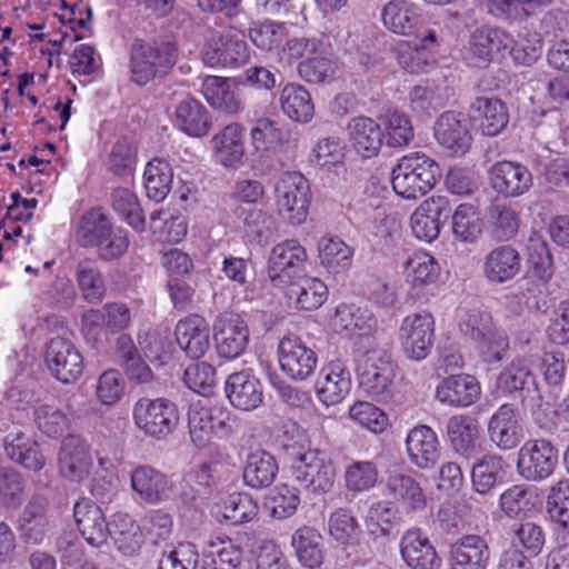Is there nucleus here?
<instances>
[{
	"label": "nucleus",
	"instance_id": "obj_1",
	"mask_svg": "<svg viewBox=\"0 0 569 569\" xmlns=\"http://www.w3.org/2000/svg\"><path fill=\"white\" fill-rule=\"evenodd\" d=\"M279 446L290 463L293 479L307 491L320 496L331 491L336 480V468L327 455L311 449L303 430L283 429Z\"/></svg>",
	"mask_w": 569,
	"mask_h": 569
},
{
	"label": "nucleus",
	"instance_id": "obj_2",
	"mask_svg": "<svg viewBox=\"0 0 569 569\" xmlns=\"http://www.w3.org/2000/svg\"><path fill=\"white\" fill-rule=\"evenodd\" d=\"M439 174L435 159L420 151L410 152L401 157L392 169V189L402 199L417 200L435 188Z\"/></svg>",
	"mask_w": 569,
	"mask_h": 569
},
{
	"label": "nucleus",
	"instance_id": "obj_3",
	"mask_svg": "<svg viewBox=\"0 0 569 569\" xmlns=\"http://www.w3.org/2000/svg\"><path fill=\"white\" fill-rule=\"evenodd\" d=\"M178 48L171 41L136 39L129 51L130 80L142 87L164 77L176 64Z\"/></svg>",
	"mask_w": 569,
	"mask_h": 569
},
{
	"label": "nucleus",
	"instance_id": "obj_4",
	"mask_svg": "<svg viewBox=\"0 0 569 569\" xmlns=\"http://www.w3.org/2000/svg\"><path fill=\"white\" fill-rule=\"evenodd\" d=\"M460 331L468 337L486 363L500 362L508 349L509 339L503 329L498 328L490 313L480 310H470L461 316Z\"/></svg>",
	"mask_w": 569,
	"mask_h": 569
},
{
	"label": "nucleus",
	"instance_id": "obj_5",
	"mask_svg": "<svg viewBox=\"0 0 569 569\" xmlns=\"http://www.w3.org/2000/svg\"><path fill=\"white\" fill-rule=\"evenodd\" d=\"M357 377L359 387L371 399L388 402L393 397L397 365L389 351L373 348L358 360Z\"/></svg>",
	"mask_w": 569,
	"mask_h": 569
},
{
	"label": "nucleus",
	"instance_id": "obj_6",
	"mask_svg": "<svg viewBox=\"0 0 569 569\" xmlns=\"http://www.w3.org/2000/svg\"><path fill=\"white\" fill-rule=\"evenodd\" d=\"M276 204L279 216L292 226L307 220L311 203L308 179L298 171L283 172L274 186Z\"/></svg>",
	"mask_w": 569,
	"mask_h": 569
},
{
	"label": "nucleus",
	"instance_id": "obj_7",
	"mask_svg": "<svg viewBox=\"0 0 569 569\" xmlns=\"http://www.w3.org/2000/svg\"><path fill=\"white\" fill-rule=\"evenodd\" d=\"M201 54L208 67L238 68L249 59V49L243 36L228 27L209 31Z\"/></svg>",
	"mask_w": 569,
	"mask_h": 569
},
{
	"label": "nucleus",
	"instance_id": "obj_8",
	"mask_svg": "<svg viewBox=\"0 0 569 569\" xmlns=\"http://www.w3.org/2000/svg\"><path fill=\"white\" fill-rule=\"evenodd\" d=\"M436 333V320L428 310L407 315L400 323L398 340L401 351L412 361H422L430 355Z\"/></svg>",
	"mask_w": 569,
	"mask_h": 569
},
{
	"label": "nucleus",
	"instance_id": "obj_9",
	"mask_svg": "<svg viewBox=\"0 0 569 569\" xmlns=\"http://www.w3.org/2000/svg\"><path fill=\"white\" fill-rule=\"evenodd\" d=\"M131 323V310L123 302H107L81 316V335L88 343L97 345L107 336L124 331Z\"/></svg>",
	"mask_w": 569,
	"mask_h": 569
},
{
	"label": "nucleus",
	"instance_id": "obj_10",
	"mask_svg": "<svg viewBox=\"0 0 569 569\" xmlns=\"http://www.w3.org/2000/svg\"><path fill=\"white\" fill-rule=\"evenodd\" d=\"M308 261L306 248L297 239H286L270 251L267 273L274 287H287L300 278Z\"/></svg>",
	"mask_w": 569,
	"mask_h": 569
},
{
	"label": "nucleus",
	"instance_id": "obj_11",
	"mask_svg": "<svg viewBox=\"0 0 569 569\" xmlns=\"http://www.w3.org/2000/svg\"><path fill=\"white\" fill-rule=\"evenodd\" d=\"M212 337L218 356L233 360L243 355L248 348L250 330L241 315L226 311L214 319Z\"/></svg>",
	"mask_w": 569,
	"mask_h": 569
},
{
	"label": "nucleus",
	"instance_id": "obj_12",
	"mask_svg": "<svg viewBox=\"0 0 569 569\" xmlns=\"http://www.w3.org/2000/svg\"><path fill=\"white\" fill-rule=\"evenodd\" d=\"M558 463V451L545 439L528 440L518 452L517 471L527 481L540 482L549 478Z\"/></svg>",
	"mask_w": 569,
	"mask_h": 569
},
{
	"label": "nucleus",
	"instance_id": "obj_13",
	"mask_svg": "<svg viewBox=\"0 0 569 569\" xmlns=\"http://www.w3.org/2000/svg\"><path fill=\"white\" fill-rule=\"evenodd\" d=\"M510 41V34L501 28L479 27L470 34L463 47V60L470 67L487 68L495 54L507 50Z\"/></svg>",
	"mask_w": 569,
	"mask_h": 569
},
{
	"label": "nucleus",
	"instance_id": "obj_14",
	"mask_svg": "<svg viewBox=\"0 0 569 569\" xmlns=\"http://www.w3.org/2000/svg\"><path fill=\"white\" fill-rule=\"evenodd\" d=\"M278 361L281 371L290 379L302 381L316 370L318 357L300 337H283L278 345Z\"/></svg>",
	"mask_w": 569,
	"mask_h": 569
},
{
	"label": "nucleus",
	"instance_id": "obj_15",
	"mask_svg": "<svg viewBox=\"0 0 569 569\" xmlns=\"http://www.w3.org/2000/svg\"><path fill=\"white\" fill-rule=\"evenodd\" d=\"M488 180L492 190L505 198H519L532 188L531 171L521 162L500 160L488 169Z\"/></svg>",
	"mask_w": 569,
	"mask_h": 569
},
{
	"label": "nucleus",
	"instance_id": "obj_16",
	"mask_svg": "<svg viewBox=\"0 0 569 569\" xmlns=\"http://www.w3.org/2000/svg\"><path fill=\"white\" fill-rule=\"evenodd\" d=\"M46 363L52 376L62 383H71L83 371V358L77 347L68 339L52 338L46 350Z\"/></svg>",
	"mask_w": 569,
	"mask_h": 569
},
{
	"label": "nucleus",
	"instance_id": "obj_17",
	"mask_svg": "<svg viewBox=\"0 0 569 569\" xmlns=\"http://www.w3.org/2000/svg\"><path fill=\"white\" fill-rule=\"evenodd\" d=\"M450 211V201L445 196H431L415 209L410 216V229L412 234L427 243L438 239L442 228V217Z\"/></svg>",
	"mask_w": 569,
	"mask_h": 569
},
{
	"label": "nucleus",
	"instance_id": "obj_18",
	"mask_svg": "<svg viewBox=\"0 0 569 569\" xmlns=\"http://www.w3.org/2000/svg\"><path fill=\"white\" fill-rule=\"evenodd\" d=\"M49 500L43 495H33L24 506L17 525L20 540L30 546L41 545L49 531Z\"/></svg>",
	"mask_w": 569,
	"mask_h": 569
},
{
	"label": "nucleus",
	"instance_id": "obj_19",
	"mask_svg": "<svg viewBox=\"0 0 569 569\" xmlns=\"http://www.w3.org/2000/svg\"><path fill=\"white\" fill-rule=\"evenodd\" d=\"M400 555L410 569H441L442 559L419 528L408 529L400 539Z\"/></svg>",
	"mask_w": 569,
	"mask_h": 569
},
{
	"label": "nucleus",
	"instance_id": "obj_20",
	"mask_svg": "<svg viewBox=\"0 0 569 569\" xmlns=\"http://www.w3.org/2000/svg\"><path fill=\"white\" fill-rule=\"evenodd\" d=\"M437 142L452 154H465L472 142L466 116L462 112L446 111L435 122Z\"/></svg>",
	"mask_w": 569,
	"mask_h": 569
},
{
	"label": "nucleus",
	"instance_id": "obj_21",
	"mask_svg": "<svg viewBox=\"0 0 569 569\" xmlns=\"http://www.w3.org/2000/svg\"><path fill=\"white\" fill-rule=\"evenodd\" d=\"M58 460L61 476L72 481L87 478L92 466L88 445L76 433L62 438Z\"/></svg>",
	"mask_w": 569,
	"mask_h": 569
},
{
	"label": "nucleus",
	"instance_id": "obj_22",
	"mask_svg": "<svg viewBox=\"0 0 569 569\" xmlns=\"http://www.w3.org/2000/svg\"><path fill=\"white\" fill-rule=\"evenodd\" d=\"M228 456L220 447L209 446L208 455L194 460L184 473L188 485H197L204 490L214 488L228 475Z\"/></svg>",
	"mask_w": 569,
	"mask_h": 569
},
{
	"label": "nucleus",
	"instance_id": "obj_23",
	"mask_svg": "<svg viewBox=\"0 0 569 569\" xmlns=\"http://www.w3.org/2000/svg\"><path fill=\"white\" fill-rule=\"evenodd\" d=\"M438 46L437 33L427 30L419 40L409 42L401 40L395 47L396 58L399 66L410 73H420L435 63L432 48Z\"/></svg>",
	"mask_w": 569,
	"mask_h": 569
},
{
	"label": "nucleus",
	"instance_id": "obj_24",
	"mask_svg": "<svg viewBox=\"0 0 569 569\" xmlns=\"http://www.w3.org/2000/svg\"><path fill=\"white\" fill-rule=\"evenodd\" d=\"M73 517L79 532L90 546L99 548L107 542L109 525L101 508L91 499L78 500L73 506Z\"/></svg>",
	"mask_w": 569,
	"mask_h": 569
},
{
	"label": "nucleus",
	"instance_id": "obj_25",
	"mask_svg": "<svg viewBox=\"0 0 569 569\" xmlns=\"http://www.w3.org/2000/svg\"><path fill=\"white\" fill-rule=\"evenodd\" d=\"M174 336L178 346L190 359L198 360L209 350V325L202 316L193 313L180 319Z\"/></svg>",
	"mask_w": 569,
	"mask_h": 569
},
{
	"label": "nucleus",
	"instance_id": "obj_26",
	"mask_svg": "<svg viewBox=\"0 0 569 569\" xmlns=\"http://www.w3.org/2000/svg\"><path fill=\"white\" fill-rule=\"evenodd\" d=\"M470 121L487 137L498 136L508 124L506 104L497 98L478 97L470 106Z\"/></svg>",
	"mask_w": 569,
	"mask_h": 569
},
{
	"label": "nucleus",
	"instance_id": "obj_27",
	"mask_svg": "<svg viewBox=\"0 0 569 569\" xmlns=\"http://www.w3.org/2000/svg\"><path fill=\"white\" fill-rule=\"evenodd\" d=\"M224 391L234 408L246 411L258 408L263 399L262 385L250 369L229 375Z\"/></svg>",
	"mask_w": 569,
	"mask_h": 569
},
{
	"label": "nucleus",
	"instance_id": "obj_28",
	"mask_svg": "<svg viewBox=\"0 0 569 569\" xmlns=\"http://www.w3.org/2000/svg\"><path fill=\"white\" fill-rule=\"evenodd\" d=\"M316 389L319 400L326 406L341 402L351 389L350 371L342 361H330L320 370Z\"/></svg>",
	"mask_w": 569,
	"mask_h": 569
},
{
	"label": "nucleus",
	"instance_id": "obj_29",
	"mask_svg": "<svg viewBox=\"0 0 569 569\" xmlns=\"http://www.w3.org/2000/svg\"><path fill=\"white\" fill-rule=\"evenodd\" d=\"M490 549L479 535H465L450 546L451 569H487Z\"/></svg>",
	"mask_w": 569,
	"mask_h": 569
},
{
	"label": "nucleus",
	"instance_id": "obj_30",
	"mask_svg": "<svg viewBox=\"0 0 569 569\" xmlns=\"http://www.w3.org/2000/svg\"><path fill=\"white\" fill-rule=\"evenodd\" d=\"M480 393V383L467 373L450 375L436 388V399L451 407H469L479 399Z\"/></svg>",
	"mask_w": 569,
	"mask_h": 569
},
{
	"label": "nucleus",
	"instance_id": "obj_31",
	"mask_svg": "<svg viewBox=\"0 0 569 569\" xmlns=\"http://www.w3.org/2000/svg\"><path fill=\"white\" fill-rule=\"evenodd\" d=\"M440 271L438 260L425 250L412 252L403 263L405 280L416 295L435 286L440 277Z\"/></svg>",
	"mask_w": 569,
	"mask_h": 569
},
{
	"label": "nucleus",
	"instance_id": "obj_32",
	"mask_svg": "<svg viewBox=\"0 0 569 569\" xmlns=\"http://www.w3.org/2000/svg\"><path fill=\"white\" fill-rule=\"evenodd\" d=\"M136 427H176L179 423L177 406L163 398H140L132 408Z\"/></svg>",
	"mask_w": 569,
	"mask_h": 569
},
{
	"label": "nucleus",
	"instance_id": "obj_33",
	"mask_svg": "<svg viewBox=\"0 0 569 569\" xmlns=\"http://www.w3.org/2000/svg\"><path fill=\"white\" fill-rule=\"evenodd\" d=\"M521 257L511 244H501L491 249L483 259V274L495 284L512 280L520 271Z\"/></svg>",
	"mask_w": 569,
	"mask_h": 569
},
{
	"label": "nucleus",
	"instance_id": "obj_34",
	"mask_svg": "<svg viewBox=\"0 0 569 569\" xmlns=\"http://www.w3.org/2000/svg\"><path fill=\"white\" fill-rule=\"evenodd\" d=\"M351 146L363 159L376 157L383 143L380 123L370 117H356L348 123Z\"/></svg>",
	"mask_w": 569,
	"mask_h": 569
},
{
	"label": "nucleus",
	"instance_id": "obj_35",
	"mask_svg": "<svg viewBox=\"0 0 569 569\" xmlns=\"http://www.w3.org/2000/svg\"><path fill=\"white\" fill-rule=\"evenodd\" d=\"M173 124L189 137L201 138L208 134L211 118L200 101L187 97L176 107Z\"/></svg>",
	"mask_w": 569,
	"mask_h": 569
},
{
	"label": "nucleus",
	"instance_id": "obj_36",
	"mask_svg": "<svg viewBox=\"0 0 569 569\" xmlns=\"http://www.w3.org/2000/svg\"><path fill=\"white\" fill-rule=\"evenodd\" d=\"M538 489L528 485H512L499 497V508L509 519L523 520L538 510Z\"/></svg>",
	"mask_w": 569,
	"mask_h": 569
},
{
	"label": "nucleus",
	"instance_id": "obj_37",
	"mask_svg": "<svg viewBox=\"0 0 569 569\" xmlns=\"http://www.w3.org/2000/svg\"><path fill=\"white\" fill-rule=\"evenodd\" d=\"M280 109L291 121L306 124L315 117L310 92L300 83L288 82L279 92Z\"/></svg>",
	"mask_w": 569,
	"mask_h": 569
},
{
	"label": "nucleus",
	"instance_id": "obj_38",
	"mask_svg": "<svg viewBox=\"0 0 569 569\" xmlns=\"http://www.w3.org/2000/svg\"><path fill=\"white\" fill-rule=\"evenodd\" d=\"M333 327L347 337H365L375 331L377 321L367 308L342 303L336 309Z\"/></svg>",
	"mask_w": 569,
	"mask_h": 569
},
{
	"label": "nucleus",
	"instance_id": "obj_39",
	"mask_svg": "<svg viewBox=\"0 0 569 569\" xmlns=\"http://www.w3.org/2000/svg\"><path fill=\"white\" fill-rule=\"evenodd\" d=\"M406 445L410 461L420 469L433 467L440 458V443L433 429H410Z\"/></svg>",
	"mask_w": 569,
	"mask_h": 569
},
{
	"label": "nucleus",
	"instance_id": "obj_40",
	"mask_svg": "<svg viewBox=\"0 0 569 569\" xmlns=\"http://www.w3.org/2000/svg\"><path fill=\"white\" fill-rule=\"evenodd\" d=\"M131 487L146 502L159 503L169 498L171 482L160 471L142 466L132 472Z\"/></svg>",
	"mask_w": 569,
	"mask_h": 569
},
{
	"label": "nucleus",
	"instance_id": "obj_41",
	"mask_svg": "<svg viewBox=\"0 0 569 569\" xmlns=\"http://www.w3.org/2000/svg\"><path fill=\"white\" fill-rule=\"evenodd\" d=\"M355 250L338 236L327 234L318 241L320 266L330 274H340L351 268Z\"/></svg>",
	"mask_w": 569,
	"mask_h": 569
},
{
	"label": "nucleus",
	"instance_id": "obj_42",
	"mask_svg": "<svg viewBox=\"0 0 569 569\" xmlns=\"http://www.w3.org/2000/svg\"><path fill=\"white\" fill-rule=\"evenodd\" d=\"M201 92L206 101L213 108L227 114H237L242 109L239 92L233 89L229 80L218 76H208L203 79Z\"/></svg>",
	"mask_w": 569,
	"mask_h": 569
},
{
	"label": "nucleus",
	"instance_id": "obj_43",
	"mask_svg": "<svg viewBox=\"0 0 569 569\" xmlns=\"http://www.w3.org/2000/svg\"><path fill=\"white\" fill-rule=\"evenodd\" d=\"M386 491L406 511H421L427 506L425 490L420 482L409 475L395 473L389 476Z\"/></svg>",
	"mask_w": 569,
	"mask_h": 569
},
{
	"label": "nucleus",
	"instance_id": "obj_44",
	"mask_svg": "<svg viewBox=\"0 0 569 569\" xmlns=\"http://www.w3.org/2000/svg\"><path fill=\"white\" fill-rule=\"evenodd\" d=\"M4 450L11 460L29 470L38 471L46 463L36 439L21 430L6 437Z\"/></svg>",
	"mask_w": 569,
	"mask_h": 569
},
{
	"label": "nucleus",
	"instance_id": "obj_45",
	"mask_svg": "<svg viewBox=\"0 0 569 569\" xmlns=\"http://www.w3.org/2000/svg\"><path fill=\"white\" fill-rule=\"evenodd\" d=\"M299 562L309 569H318L323 562L322 536L309 526L298 528L291 538Z\"/></svg>",
	"mask_w": 569,
	"mask_h": 569
},
{
	"label": "nucleus",
	"instance_id": "obj_46",
	"mask_svg": "<svg viewBox=\"0 0 569 569\" xmlns=\"http://www.w3.org/2000/svg\"><path fill=\"white\" fill-rule=\"evenodd\" d=\"M217 161L222 166L236 167L243 157L242 128L238 123L226 126L212 138Z\"/></svg>",
	"mask_w": 569,
	"mask_h": 569
},
{
	"label": "nucleus",
	"instance_id": "obj_47",
	"mask_svg": "<svg viewBox=\"0 0 569 569\" xmlns=\"http://www.w3.org/2000/svg\"><path fill=\"white\" fill-rule=\"evenodd\" d=\"M278 463L272 455L264 450L250 453L243 468V481L254 489L272 485L278 475Z\"/></svg>",
	"mask_w": 569,
	"mask_h": 569
},
{
	"label": "nucleus",
	"instance_id": "obj_48",
	"mask_svg": "<svg viewBox=\"0 0 569 569\" xmlns=\"http://www.w3.org/2000/svg\"><path fill=\"white\" fill-rule=\"evenodd\" d=\"M172 181V167L166 159L153 158L146 164L143 184L149 199L163 201L171 190Z\"/></svg>",
	"mask_w": 569,
	"mask_h": 569
},
{
	"label": "nucleus",
	"instance_id": "obj_49",
	"mask_svg": "<svg viewBox=\"0 0 569 569\" xmlns=\"http://www.w3.org/2000/svg\"><path fill=\"white\" fill-rule=\"evenodd\" d=\"M288 286L287 296L295 301L296 307L300 310H317L328 299V287L318 278L305 277L299 282L292 281Z\"/></svg>",
	"mask_w": 569,
	"mask_h": 569
},
{
	"label": "nucleus",
	"instance_id": "obj_50",
	"mask_svg": "<svg viewBox=\"0 0 569 569\" xmlns=\"http://www.w3.org/2000/svg\"><path fill=\"white\" fill-rule=\"evenodd\" d=\"M383 141L390 148L407 147L415 138L411 119L398 109H388L380 116Z\"/></svg>",
	"mask_w": 569,
	"mask_h": 569
},
{
	"label": "nucleus",
	"instance_id": "obj_51",
	"mask_svg": "<svg viewBox=\"0 0 569 569\" xmlns=\"http://www.w3.org/2000/svg\"><path fill=\"white\" fill-rule=\"evenodd\" d=\"M483 222L479 210L471 203L459 204L451 217V231L456 240L475 243L482 233Z\"/></svg>",
	"mask_w": 569,
	"mask_h": 569
},
{
	"label": "nucleus",
	"instance_id": "obj_52",
	"mask_svg": "<svg viewBox=\"0 0 569 569\" xmlns=\"http://www.w3.org/2000/svg\"><path fill=\"white\" fill-rule=\"evenodd\" d=\"M76 280L82 298L88 303H98L103 299L106 283L96 260H80L76 268Z\"/></svg>",
	"mask_w": 569,
	"mask_h": 569
},
{
	"label": "nucleus",
	"instance_id": "obj_53",
	"mask_svg": "<svg viewBox=\"0 0 569 569\" xmlns=\"http://www.w3.org/2000/svg\"><path fill=\"white\" fill-rule=\"evenodd\" d=\"M112 227L101 208H92L79 222L76 231L77 241L83 248H97Z\"/></svg>",
	"mask_w": 569,
	"mask_h": 569
},
{
	"label": "nucleus",
	"instance_id": "obj_54",
	"mask_svg": "<svg viewBox=\"0 0 569 569\" xmlns=\"http://www.w3.org/2000/svg\"><path fill=\"white\" fill-rule=\"evenodd\" d=\"M381 17L383 24L399 34L411 33L420 20L417 8L405 0L390 1L383 7Z\"/></svg>",
	"mask_w": 569,
	"mask_h": 569
},
{
	"label": "nucleus",
	"instance_id": "obj_55",
	"mask_svg": "<svg viewBox=\"0 0 569 569\" xmlns=\"http://www.w3.org/2000/svg\"><path fill=\"white\" fill-rule=\"evenodd\" d=\"M448 88L436 86H415L408 96L410 110L419 116H431L443 108L449 99Z\"/></svg>",
	"mask_w": 569,
	"mask_h": 569
},
{
	"label": "nucleus",
	"instance_id": "obj_56",
	"mask_svg": "<svg viewBox=\"0 0 569 569\" xmlns=\"http://www.w3.org/2000/svg\"><path fill=\"white\" fill-rule=\"evenodd\" d=\"M505 460L499 456L488 455L472 466L471 481L473 489L481 495L488 493L505 477Z\"/></svg>",
	"mask_w": 569,
	"mask_h": 569
},
{
	"label": "nucleus",
	"instance_id": "obj_57",
	"mask_svg": "<svg viewBox=\"0 0 569 569\" xmlns=\"http://www.w3.org/2000/svg\"><path fill=\"white\" fill-rule=\"evenodd\" d=\"M546 543L542 526L533 521H522L512 526V551H520L527 558L537 557Z\"/></svg>",
	"mask_w": 569,
	"mask_h": 569
},
{
	"label": "nucleus",
	"instance_id": "obj_58",
	"mask_svg": "<svg viewBox=\"0 0 569 569\" xmlns=\"http://www.w3.org/2000/svg\"><path fill=\"white\" fill-rule=\"evenodd\" d=\"M297 71L299 77L308 83L326 84L338 78L339 66L335 59L316 54L301 60Z\"/></svg>",
	"mask_w": 569,
	"mask_h": 569
},
{
	"label": "nucleus",
	"instance_id": "obj_59",
	"mask_svg": "<svg viewBox=\"0 0 569 569\" xmlns=\"http://www.w3.org/2000/svg\"><path fill=\"white\" fill-rule=\"evenodd\" d=\"M331 47L327 34L320 33L312 37H300L286 40L280 52V59L288 62L316 54H325Z\"/></svg>",
	"mask_w": 569,
	"mask_h": 569
},
{
	"label": "nucleus",
	"instance_id": "obj_60",
	"mask_svg": "<svg viewBox=\"0 0 569 569\" xmlns=\"http://www.w3.org/2000/svg\"><path fill=\"white\" fill-rule=\"evenodd\" d=\"M112 208L136 231L146 227L143 210L137 194L127 187L117 188L111 193Z\"/></svg>",
	"mask_w": 569,
	"mask_h": 569
},
{
	"label": "nucleus",
	"instance_id": "obj_61",
	"mask_svg": "<svg viewBox=\"0 0 569 569\" xmlns=\"http://www.w3.org/2000/svg\"><path fill=\"white\" fill-rule=\"evenodd\" d=\"M345 150L340 138H321L312 149L313 161L323 170L339 173L345 170Z\"/></svg>",
	"mask_w": 569,
	"mask_h": 569
},
{
	"label": "nucleus",
	"instance_id": "obj_62",
	"mask_svg": "<svg viewBox=\"0 0 569 569\" xmlns=\"http://www.w3.org/2000/svg\"><path fill=\"white\" fill-rule=\"evenodd\" d=\"M492 234L500 241L512 239L519 230L520 212L509 203H496L489 210Z\"/></svg>",
	"mask_w": 569,
	"mask_h": 569
},
{
	"label": "nucleus",
	"instance_id": "obj_63",
	"mask_svg": "<svg viewBox=\"0 0 569 569\" xmlns=\"http://www.w3.org/2000/svg\"><path fill=\"white\" fill-rule=\"evenodd\" d=\"M136 164V148L124 138L117 140L106 160L108 171L113 176L126 179L132 176Z\"/></svg>",
	"mask_w": 569,
	"mask_h": 569
},
{
	"label": "nucleus",
	"instance_id": "obj_64",
	"mask_svg": "<svg viewBox=\"0 0 569 569\" xmlns=\"http://www.w3.org/2000/svg\"><path fill=\"white\" fill-rule=\"evenodd\" d=\"M547 512L559 527L569 530V479L560 480L550 488Z\"/></svg>",
	"mask_w": 569,
	"mask_h": 569
}]
</instances>
